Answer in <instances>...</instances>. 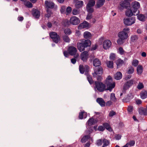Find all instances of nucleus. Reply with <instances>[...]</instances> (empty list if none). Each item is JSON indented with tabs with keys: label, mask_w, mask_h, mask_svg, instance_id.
<instances>
[{
	"label": "nucleus",
	"mask_w": 147,
	"mask_h": 147,
	"mask_svg": "<svg viewBox=\"0 0 147 147\" xmlns=\"http://www.w3.org/2000/svg\"><path fill=\"white\" fill-rule=\"evenodd\" d=\"M127 5H129L130 4L128 3H126L124 1H121L120 2V5L119 6V8L120 10L122 9L124 7H126L127 6L126 4Z\"/></svg>",
	"instance_id": "20"
},
{
	"label": "nucleus",
	"mask_w": 147,
	"mask_h": 147,
	"mask_svg": "<svg viewBox=\"0 0 147 147\" xmlns=\"http://www.w3.org/2000/svg\"><path fill=\"white\" fill-rule=\"evenodd\" d=\"M116 114L115 112L113 111L112 110L111 111L109 114V117H112Z\"/></svg>",
	"instance_id": "51"
},
{
	"label": "nucleus",
	"mask_w": 147,
	"mask_h": 147,
	"mask_svg": "<svg viewBox=\"0 0 147 147\" xmlns=\"http://www.w3.org/2000/svg\"><path fill=\"white\" fill-rule=\"evenodd\" d=\"M81 43L85 47H90L91 44V42L89 40H82Z\"/></svg>",
	"instance_id": "15"
},
{
	"label": "nucleus",
	"mask_w": 147,
	"mask_h": 147,
	"mask_svg": "<svg viewBox=\"0 0 147 147\" xmlns=\"http://www.w3.org/2000/svg\"><path fill=\"white\" fill-rule=\"evenodd\" d=\"M32 14L34 17L36 18H38L40 15V11L36 9H33L32 10Z\"/></svg>",
	"instance_id": "16"
},
{
	"label": "nucleus",
	"mask_w": 147,
	"mask_h": 147,
	"mask_svg": "<svg viewBox=\"0 0 147 147\" xmlns=\"http://www.w3.org/2000/svg\"><path fill=\"white\" fill-rule=\"evenodd\" d=\"M130 31V29L127 27L125 28L123 30L119 32L118 34L119 38L125 40L128 37V34Z\"/></svg>",
	"instance_id": "3"
},
{
	"label": "nucleus",
	"mask_w": 147,
	"mask_h": 147,
	"mask_svg": "<svg viewBox=\"0 0 147 147\" xmlns=\"http://www.w3.org/2000/svg\"><path fill=\"white\" fill-rule=\"evenodd\" d=\"M70 23L73 25H77L79 24L80 22L79 19L76 16L71 17L69 20Z\"/></svg>",
	"instance_id": "9"
},
{
	"label": "nucleus",
	"mask_w": 147,
	"mask_h": 147,
	"mask_svg": "<svg viewBox=\"0 0 147 147\" xmlns=\"http://www.w3.org/2000/svg\"><path fill=\"white\" fill-rule=\"evenodd\" d=\"M101 65L100 61L97 59H96L93 61V65L95 67L100 66Z\"/></svg>",
	"instance_id": "27"
},
{
	"label": "nucleus",
	"mask_w": 147,
	"mask_h": 147,
	"mask_svg": "<svg viewBox=\"0 0 147 147\" xmlns=\"http://www.w3.org/2000/svg\"><path fill=\"white\" fill-rule=\"evenodd\" d=\"M95 84L96 88L99 92H102L105 90H107V88H106L105 85L102 82H96Z\"/></svg>",
	"instance_id": "5"
},
{
	"label": "nucleus",
	"mask_w": 147,
	"mask_h": 147,
	"mask_svg": "<svg viewBox=\"0 0 147 147\" xmlns=\"http://www.w3.org/2000/svg\"><path fill=\"white\" fill-rule=\"evenodd\" d=\"M111 42L110 40H105L103 42V47L104 49L107 50L111 47Z\"/></svg>",
	"instance_id": "11"
},
{
	"label": "nucleus",
	"mask_w": 147,
	"mask_h": 147,
	"mask_svg": "<svg viewBox=\"0 0 147 147\" xmlns=\"http://www.w3.org/2000/svg\"><path fill=\"white\" fill-rule=\"evenodd\" d=\"M113 102H112L111 100H109L108 101H107L106 103V105L107 106H110L111 105H112L113 104Z\"/></svg>",
	"instance_id": "58"
},
{
	"label": "nucleus",
	"mask_w": 147,
	"mask_h": 147,
	"mask_svg": "<svg viewBox=\"0 0 147 147\" xmlns=\"http://www.w3.org/2000/svg\"><path fill=\"white\" fill-rule=\"evenodd\" d=\"M132 9L138 14L139 13V11L138 9L140 8V5L139 3L137 1L132 2L131 4Z\"/></svg>",
	"instance_id": "8"
},
{
	"label": "nucleus",
	"mask_w": 147,
	"mask_h": 147,
	"mask_svg": "<svg viewBox=\"0 0 147 147\" xmlns=\"http://www.w3.org/2000/svg\"><path fill=\"white\" fill-rule=\"evenodd\" d=\"M64 33L67 35H70L71 33V31L69 28L65 29L64 31Z\"/></svg>",
	"instance_id": "45"
},
{
	"label": "nucleus",
	"mask_w": 147,
	"mask_h": 147,
	"mask_svg": "<svg viewBox=\"0 0 147 147\" xmlns=\"http://www.w3.org/2000/svg\"><path fill=\"white\" fill-rule=\"evenodd\" d=\"M138 37L137 35H133L131 36L130 40L132 42H134L138 40Z\"/></svg>",
	"instance_id": "29"
},
{
	"label": "nucleus",
	"mask_w": 147,
	"mask_h": 147,
	"mask_svg": "<svg viewBox=\"0 0 147 147\" xmlns=\"http://www.w3.org/2000/svg\"><path fill=\"white\" fill-rule=\"evenodd\" d=\"M67 14H69L72 11L71 8L70 7H68L66 8Z\"/></svg>",
	"instance_id": "52"
},
{
	"label": "nucleus",
	"mask_w": 147,
	"mask_h": 147,
	"mask_svg": "<svg viewBox=\"0 0 147 147\" xmlns=\"http://www.w3.org/2000/svg\"><path fill=\"white\" fill-rule=\"evenodd\" d=\"M74 2L75 3V7L77 8H81L83 5V2L82 1L79 0H74Z\"/></svg>",
	"instance_id": "17"
},
{
	"label": "nucleus",
	"mask_w": 147,
	"mask_h": 147,
	"mask_svg": "<svg viewBox=\"0 0 147 147\" xmlns=\"http://www.w3.org/2000/svg\"><path fill=\"white\" fill-rule=\"evenodd\" d=\"M94 72L92 73L93 77H97L98 80H100L101 79L100 75H101L103 73V70L100 66L95 67L94 68Z\"/></svg>",
	"instance_id": "2"
},
{
	"label": "nucleus",
	"mask_w": 147,
	"mask_h": 147,
	"mask_svg": "<svg viewBox=\"0 0 147 147\" xmlns=\"http://www.w3.org/2000/svg\"><path fill=\"white\" fill-rule=\"evenodd\" d=\"M92 18V14L90 13H89L88 14L87 17L86 18V19L87 20H90Z\"/></svg>",
	"instance_id": "62"
},
{
	"label": "nucleus",
	"mask_w": 147,
	"mask_h": 147,
	"mask_svg": "<svg viewBox=\"0 0 147 147\" xmlns=\"http://www.w3.org/2000/svg\"><path fill=\"white\" fill-rule=\"evenodd\" d=\"M97 45H95L92 47V49L93 50H95L97 49Z\"/></svg>",
	"instance_id": "64"
},
{
	"label": "nucleus",
	"mask_w": 147,
	"mask_h": 147,
	"mask_svg": "<svg viewBox=\"0 0 147 147\" xmlns=\"http://www.w3.org/2000/svg\"><path fill=\"white\" fill-rule=\"evenodd\" d=\"M63 39L64 41L66 42H69L70 40L69 37L65 35L63 36Z\"/></svg>",
	"instance_id": "48"
},
{
	"label": "nucleus",
	"mask_w": 147,
	"mask_h": 147,
	"mask_svg": "<svg viewBox=\"0 0 147 147\" xmlns=\"http://www.w3.org/2000/svg\"><path fill=\"white\" fill-rule=\"evenodd\" d=\"M121 136L119 134L116 135L115 136V139L117 140H119L121 139Z\"/></svg>",
	"instance_id": "60"
},
{
	"label": "nucleus",
	"mask_w": 147,
	"mask_h": 147,
	"mask_svg": "<svg viewBox=\"0 0 147 147\" xmlns=\"http://www.w3.org/2000/svg\"><path fill=\"white\" fill-rule=\"evenodd\" d=\"M88 80L90 84H91L93 83V81L92 78L90 76H88L87 77Z\"/></svg>",
	"instance_id": "55"
},
{
	"label": "nucleus",
	"mask_w": 147,
	"mask_h": 147,
	"mask_svg": "<svg viewBox=\"0 0 147 147\" xmlns=\"http://www.w3.org/2000/svg\"><path fill=\"white\" fill-rule=\"evenodd\" d=\"M140 95L142 99L145 98L147 97V92L146 91L142 92L140 93Z\"/></svg>",
	"instance_id": "34"
},
{
	"label": "nucleus",
	"mask_w": 147,
	"mask_h": 147,
	"mask_svg": "<svg viewBox=\"0 0 147 147\" xmlns=\"http://www.w3.org/2000/svg\"><path fill=\"white\" fill-rule=\"evenodd\" d=\"M96 101L102 107L105 106V102L103 99L101 98H98L96 100Z\"/></svg>",
	"instance_id": "23"
},
{
	"label": "nucleus",
	"mask_w": 147,
	"mask_h": 147,
	"mask_svg": "<svg viewBox=\"0 0 147 147\" xmlns=\"http://www.w3.org/2000/svg\"><path fill=\"white\" fill-rule=\"evenodd\" d=\"M123 61L120 59H118L116 62V64L117 66L123 64Z\"/></svg>",
	"instance_id": "44"
},
{
	"label": "nucleus",
	"mask_w": 147,
	"mask_h": 147,
	"mask_svg": "<svg viewBox=\"0 0 147 147\" xmlns=\"http://www.w3.org/2000/svg\"><path fill=\"white\" fill-rule=\"evenodd\" d=\"M134 68L131 66L128 67L127 70V73L128 74H133L134 71Z\"/></svg>",
	"instance_id": "36"
},
{
	"label": "nucleus",
	"mask_w": 147,
	"mask_h": 147,
	"mask_svg": "<svg viewBox=\"0 0 147 147\" xmlns=\"http://www.w3.org/2000/svg\"><path fill=\"white\" fill-rule=\"evenodd\" d=\"M77 50L76 48L73 47H71L69 48L68 52L71 55H74L75 58H77L79 56V55L76 53Z\"/></svg>",
	"instance_id": "6"
},
{
	"label": "nucleus",
	"mask_w": 147,
	"mask_h": 147,
	"mask_svg": "<svg viewBox=\"0 0 147 147\" xmlns=\"http://www.w3.org/2000/svg\"><path fill=\"white\" fill-rule=\"evenodd\" d=\"M125 14L127 16L131 17L132 16L137 15L138 14L132 8H131L127 9L125 12Z\"/></svg>",
	"instance_id": "7"
},
{
	"label": "nucleus",
	"mask_w": 147,
	"mask_h": 147,
	"mask_svg": "<svg viewBox=\"0 0 147 147\" xmlns=\"http://www.w3.org/2000/svg\"><path fill=\"white\" fill-rule=\"evenodd\" d=\"M80 13V11L76 9H74L72 10V13L74 15H77Z\"/></svg>",
	"instance_id": "50"
},
{
	"label": "nucleus",
	"mask_w": 147,
	"mask_h": 147,
	"mask_svg": "<svg viewBox=\"0 0 147 147\" xmlns=\"http://www.w3.org/2000/svg\"><path fill=\"white\" fill-rule=\"evenodd\" d=\"M86 9L87 11L89 12V13H92L94 11L92 7H90L88 6H87Z\"/></svg>",
	"instance_id": "49"
},
{
	"label": "nucleus",
	"mask_w": 147,
	"mask_h": 147,
	"mask_svg": "<svg viewBox=\"0 0 147 147\" xmlns=\"http://www.w3.org/2000/svg\"><path fill=\"white\" fill-rule=\"evenodd\" d=\"M66 9L65 7L64 6H63L61 7L60 11L62 13H63L64 12Z\"/></svg>",
	"instance_id": "63"
},
{
	"label": "nucleus",
	"mask_w": 147,
	"mask_h": 147,
	"mask_svg": "<svg viewBox=\"0 0 147 147\" xmlns=\"http://www.w3.org/2000/svg\"><path fill=\"white\" fill-rule=\"evenodd\" d=\"M104 127L107 130L109 131L111 130V129L110 127L109 124L107 123H105L103 124Z\"/></svg>",
	"instance_id": "39"
},
{
	"label": "nucleus",
	"mask_w": 147,
	"mask_h": 147,
	"mask_svg": "<svg viewBox=\"0 0 147 147\" xmlns=\"http://www.w3.org/2000/svg\"><path fill=\"white\" fill-rule=\"evenodd\" d=\"M89 138H90V137L89 136H85L82 138L81 141L82 143H85Z\"/></svg>",
	"instance_id": "38"
},
{
	"label": "nucleus",
	"mask_w": 147,
	"mask_h": 147,
	"mask_svg": "<svg viewBox=\"0 0 147 147\" xmlns=\"http://www.w3.org/2000/svg\"><path fill=\"white\" fill-rule=\"evenodd\" d=\"M133 110V107L131 106H129L128 107L127 109L128 111L129 112L131 113L132 112Z\"/></svg>",
	"instance_id": "61"
},
{
	"label": "nucleus",
	"mask_w": 147,
	"mask_h": 147,
	"mask_svg": "<svg viewBox=\"0 0 147 147\" xmlns=\"http://www.w3.org/2000/svg\"><path fill=\"white\" fill-rule=\"evenodd\" d=\"M87 116L86 113L84 111L82 112L79 113V117L80 119L86 118Z\"/></svg>",
	"instance_id": "26"
},
{
	"label": "nucleus",
	"mask_w": 147,
	"mask_h": 147,
	"mask_svg": "<svg viewBox=\"0 0 147 147\" xmlns=\"http://www.w3.org/2000/svg\"><path fill=\"white\" fill-rule=\"evenodd\" d=\"M144 87V85L142 83L139 82L137 86V88L139 90H140L143 88Z\"/></svg>",
	"instance_id": "42"
},
{
	"label": "nucleus",
	"mask_w": 147,
	"mask_h": 147,
	"mask_svg": "<svg viewBox=\"0 0 147 147\" xmlns=\"http://www.w3.org/2000/svg\"><path fill=\"white\" fill-rule=\"evenodd\" d=\"M89 26V24L86 21H84L82 23H81L78 26V29H81L88 27Z\"/></svg>",
	"instance_id": "18"
},
{
	"label": "nucleus",
	"mask_w": 147,
	"mask_h": 147,
	"mask_svg": "<svg viewBox=\"0 0 147 147\" xmlns=\"http://www.w3.org/2000/svg\"><path fill=\"white\" fill-rule=\"evenodd\" d=\"M47 13L45 14V16L46 17L49 18L51 16L52 13L49 9H47Z\"/></svg>",
	"instance_id": "46"
},
{
	"label": "nucleus",
	"mask_w": 147,
	"mask_h": 147,
	"mask_svg": "<svg viewBox=\"0 0 147 147\" xmlns=\"http://www.w3.org/2000/svg\"><path fill=\"white\" fill-rule=\"evenodd\" d=\"M135 17H131L125 18L123 19L124 24L126 26H130L134 24L136 22Z\"/></svg>",
	"instance_id": "4"
},
{
	"label": "nucleus",
	"mask_w": 147,
	"mask_h": 147,
	"mask_svg": "<svg viewBox=\"0 0 147 147\" xmlns=\"http://www.w3.org/2000/svg\"><path fill=\"white\" fill-rule=\"evenodd\" d=\"M124 40V39H122L121 38H119L117 40V42L119 44H123V41Z\"/></svg>",
	"instance_id": "56"
},
{
	"label": "nucleus",
	"mask_w": 147,
	"mask_h": 147,
	"mask_svg": "<svg viewBox=\"0 0 147 147\" xmlns=\"http://www.w3.org/2000/svg\"><path fill=\"white\" fill-rule=\"evenodd\" d=\"M92 36L91 34L88 31H85L83 33V36L85 38L90 39Z\"/></svg>",
	"instance_id": "21"
},
{
	"label": "nucleus",
	"mask_w": 147,
	"mask_h": 147,
	"mask_svg": "<svg viewBox=\"0 0 147 147\" xmlns=\"http://www.w3.org/2000/svg\"><path fill=\"white\" fill-rule=\"evenodd\" d=\"M79 70L81 74H83L85 71H87L89 69V67L88 66L85 65L84 67L82 65H80L79 66Z\"/></svg>",
	"instance_id": "19"
},
{
	"label": "nucleus",
	"mask_w": 147,
	"mask_h": 147,
	"mask_svg": "<svg viewBox=\"0 0 147 147\" xmlns=\"http://www.w3.org/2000/svg\"><path fill=\"white\" fill-rule=\"evenodd\" d=\"M97 121L96 120H94L93 119L91 118L88 121V124L89 125H91L97 123Z\"/></svg>",
	"instance_id": "32"
},
{
	"label": "nucleus",
	"mask_w": 147,
	"mask_h": 147,
	"mask_svg": "<svg viewBox=\"0 0 147 147\" xmlns=\"http://www.w3.org/2000/svg\"><path fill=\"white\" fill-rule=\"evenodd\" d=\"M136 70L137 74L139 75H141L143 71L142 66L141 65H138L137 68Z\"/></svg>",
	"instance_id": "22"
},
{
	"label": "nucleus",
	"mask_w": 147,
	"mask_h": 147,
	"mask_svg": "<svg viewBox=\"0 0 147 147\" xmlns=\"http://www.w3.org/2000/svg\"><path fill=\"white\" fill-rule=\"evenodd\" d=\"M24 5L30 8L32 7V4L30 2L26 0L24 2Z\"/></svg>",
	"instance_id": "35"
},
{
	"label": "nucleus",
	"mask_w": 147,
	"mask_h": 147,
	"mask_svg": "<svg viewBox=\"0 0 147 147\" xmlns=\"http://www.w3.org/2000/svg\"><path fill=\"white\" fill-rule=\"evenodd\" d=\"M118 52L120 54L123 55L124 53V51L122 48L120 47L119 48Z\"/></svg>",
	"instance_id": "53"
},
{
	"label": "nucleus",
	"mask_w": 147,
	"mask_h": 147,
	"mask_svg": "<svg viewBox=\"0 0 147 147\" xmlns=\"http://www.w3.org/2000/svg\"><path fill=\"white\" fill-rule=\"evenodd\" d=\"M134 84H135L134 80H130L126 82L125 83L123 86V89L125 90H126L128 89Z\"/></svg>",
	"instance_id": "12"
},
{
	"label": "nucleus",
	"mask_w": 147,
	"mask_h": 147,
	"mask_svg": "<svg viewBox=\"0 0 147 147\" xmlns=\"http://www.w3.org/2000/svg\"><path fill=\"white\" fill-rule=\"evenodd\" d=\"M50 36L54 42L57 43L60 40L59 36L55 32H51L50 34Z\"/></svg>",
	"instance_id": "10"
},
{
	"label": "nucleus",
	"mask_w": 147,
	"mask_h": 147,
	"mask_svg": "<svg viewBox=\"0 0 147 147\" xmlns=\"http://www.w3.org/2000/svg\"><path fill=\"white\" fill-rule=\"evenodd\" d=\"M105 0H98L96 3V6L97 8L102 6L104 4Z\"/></svg>",
	"instance_id": "30"
},
{
	"label": "nucleus",
	"mask_w": 147,
	"mask_h": 147,
	"mask_svg": "<svg viewBox=\"0 0 147 147\" xmlns=\"http://www.w3.org/2000/svg\"><path fill=\"white\" fill-rule=\"evenodd\" d=\"M102 142L103 143L102 147H105V146H108L109 143V141L106 139H104L102 140Z\"/></svg>",
	"instance_id": "40"
},
{
	"label": "nucleus",
	"mask_w": 147,
	"mask_h": 147,
	"mask_svg": "<svg viewBox=\"0 0 147 147\" xmlns=\"http://www.w3.org/2000/svg\"><path fill=\"white\" fill-rule=\"evenodd\" d=\"M137 18L139 20L144 22L146 20L145 16L143 14H140L137 16Z\"/></svg>",
	"instance_id": "28"
},
{
	"label": "nucleus",
	"mask_w": 147,
	"mask_h": 147,
	"mask_svg": "<svg viewBox=\"0 0 147 147\" xmlns=\"http://www.w3.org/2000/svg\"><path fill=\"white\" fill-rule=\"evenodd\" d=\"M110 99V100L113 102L115 103L117 101V99L115 97V94L112 93L111 94Z\"/></svg>",
	"instance_id": "31"
},
{
	"label": "nucleus",
	"mask_w": 147,
	"mask_h": 147,
	"mask_svg": "<svg viewBox=\"0 0 147 147\" xmlns=\"http://www.w3.org/2000/svg\"><path fill=\"white\" fill-rule=\"evenodd\" d=\"M139 112L141 115L145 114L146 113V110L144 108H140L139 109Z\"/></svg>",
	"instance_id": "37"
},
{
	"label": "nucleus",
	"mask_w": 147,
	"mask_h": 147,
	"mask_svg": "<svg viewBox=\"0 0 147 147\" xmlns=\"http://www.w3.org/2000/svg\"><path fill=\"white\" fill-rule=\"evenodd\" d=\"M122 77L121 73L120 72H117L115 75V78L116 80H120Z\"/></svg>",
	"instance_id": "25"
},
{
	"label": "nucleus",
	"mask_w": 147,
	"mask_h": 147,
	"mask_svg": "<svg viewBox=\"0 0 147 147\" xmlns=\"http://www.w3.org/2000/svg\"><path fill=\"white\" fill-rule=\"evenodd\" d=\"M45 5L47 9H49V8L52 9L54 7L55 5V4L53 2L47 1H45Z\"/></svg>",
	"instance_id": "14"
},
{
	"label": "nucleus",
	"mask_w": 147,
	"mask_h": 147,
	"mask_svg": "<svg viewBox=\"0 0 147 147\" xmlns=\"http://www.w3.org/2000/svg\"><path fill=\"white\" fill-rule=\"evenodd\" d=\"M139 61H138L137 59H134L133 60L132 64L134 67L137 66L138 64Z\"/></svg>",
	"instance_id": "43"
},
{
	"label": "nucleus",
	"mask_w": 147,
	"mask_h": 147,
	"mask_svg": "<svg viewBox=\"0 0 147 147\" xmlns=\"http://www.w3.org/2000/svg\"><path fill=\"white\" fill-rule=\"evenodd\" d=\"M135 144V142L134 140H131L129 142L127 143L126 144H127V146L128 147L129 146H133Z\"/></svg>",
	"instance_id": "47"
},
{
	"label": "nucleus",
	"mask_w": 147,
	"mask_h": 147,
	"mask_svg": "<svg viewBox=\"0 0 147 147\" xmlns=\"http://www.w3.org/2000/svg\"><path fill=\"white\" fill-rule=\"evenodd\" d=\"M109 58L111 59L114 60L115 58V54L113 53L111 54Z\"/></svg>",
	"instance_id": "54"
},
{
	"label": "nucleus",
	"mask_w": 147,
	"mask_h": 147,
	"mask_svg": "<svg viewBox=\"0 0 147 147\" xmlns=\"http://www.w3.org/2000/svg\"><path fill=\"white\" fill-rule=\"evenodd\" d=\"M102 140L101 139L98 140L97 141V144L98 146H100L102 144Z\"/></svg>",
	"instance_id": "59"
},
{
	"label": "nucleus",
	"mask_w": 147,
	"mask_h": 147,
	"mask_svg": "<svg viewBox=\"0 0 147 147\" xmlns=\"http://www.w3.org/2000/svg\"><path fill=\"white\" fill-rule=\"evenodd\" d=\"M105 129V128L104 126L102 125L100 126L98 128V130L100 131H103Z\"/></svg>",
	"instance_id": "57"
},
{
	"label": "nucleus",
	"mask_w": 147,
	"mask_h": 147,
	"mask_svg": "<svg viewBox=\"0 0 147 147\" xmlns=\"http://www.w3.org/2000/svg\"><path fill=\"white\" fill-rule=\"evenodd\" d=\"M80 58L83 61H86L88 58V52L85 51L82 52L80 55Z\"/></svg>",
	"instance_id": "13"
},
{
	"label": "nucleus",
	"mask_w": 147,
	"mask_h": 147,
	"mask_svg": "<svg viewBox=\"0 0 147 147\" xmlns=\"http://www.w3.org/2000/svg\"><path fill=\"white\" fill-rule=\"evenodd\" d=\"M77 47L80 52H82L85 50V47L81 42H78L77 44Z\"/></svg>",
	"instance_id": "24"
},
{
	"label": "nucleus",
	"mask_w": 147,
	"mask_h": 147,
	"mask_svg": "<svg viewBox=\"0 0 147 147\" xmlns=\"http://www.w3.org/2000/svg\"><path fill=\"white\" fill-rule=\"evenodd\" d=\"M95 4V1L94 0L90 1L87 6H88L90 7H92L94 6Z\"/></svg>",
	"instance_id": "41"
},
{
	"label": "nucleus",
	"mask_w": 147,
	"mask_h": 147,
	"mask_svg": "<svg viewBox=\"0 0 147 147\" xmlns=\"http://www.w3.org/2000/svg\"><path fill=\"white\" fill-rule=\"evenodd\" d=\"M106 64L108 67L109 68H112L113 67V63L112 61H107Z\"/></svg>",
	"instance_id": "33"
},
{
	"label": "nucleus",
	"mask_w": 147,
	"mask_h": 147,
	"mask_svg": "<svg viewBox=\"0 0 147 147\" xmlns=\"http://www.w3.org/2000/svg\"><path fill=\"white\" fill-rule=\"evenodd\" d=\"M105 83L107 86V90L111 91L115 86V83L113 81L112 78L109 76L106 78Z\"/></svg>",
	"instance_id": "1"
}]
</instances>
